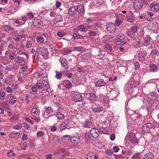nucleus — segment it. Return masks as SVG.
Instances as JSON below:
<instances>
[{"label": "nucleus", "instance_id": "f257e3e1", "mask_svg": "<svg viewBox=\"0 0 159 159\" xmlns=\"http://www.w3.org/2000/svg\"><path fill=\"white\" fill-rule=\"evenodd\" d=\"M35 86L37 87L38 89H42L44 91H46V95L47 96L51 95L52 93L51 92H49L48 91L49 86L48 82L44 80L42 81L37 82L35 84Z\"/></svg>", "mask_w": 159, "mask_h": 159}, {"label": "nucleus", "instance_id": "f03ea898", "mask_svg": "<svg viewBox=\"0 0 159 159\" xmlns=\"http://www.w3.org/2000/svg\"><path fill=\"white\" fill-rule=\"evenodd\" d=\"M155 128L154 123L148 122L143 126V134L150 133L151 134H152L154 132Z\"/></svg>", "mask_w": 159, "mask_h": 159}, {"label": "nucleus", "instance_id": "7ed1b4c3", "mask_svg": "<svg viewBox=\"0 0 159 159\" xmlns=\"http://www.w3.org/2000/svg\"><path fill=\"white\" fill-rule=\"evenodd\" d=\"M31 118L37 122H39L40 121V118L39 115L40 112L38 109L37 108L34 107L32 108L31 110Z\"/></svg>", "mask_w": 159, "mask_h": 159}, {"label": "nucleus", "instance_id": "20e7f679", "mask_svg": "<svg viewBox=\"0 0 159 159\" xmlns=\"http://www.w3.org/2000/svg\"><path fill=\"white\" fill-rule=\"evenodd\" d=\"M78 13L76 6H71L69 8L68 14L69 16L77 18L79 17Z\"/></svg>", "mask_w": 159, "mask_h": 159}, {"label": "nucleus", "instance_id": "39448f33", "mask_svg": "<svg viewBox=\"0 0 159 159\" xmlns=\"http://www.w3.org/2000/svg\"><path fill=\"white\" fill-rule=\"evenodd\" d=\"M107 30L110 33H112L115 32L116 29V26L114 24L112 23H109L106 25Z\"/></svg>", "mask_w": 159, "mask_h": 159}, {"label": "nucleus", "instance_id": "423d86ee", "mask_svg": "<svg viewBox=\"0 0 159 159\" xmlns=\"http://www.w3.org/2000/svg\"><path fill=\"white\" fill-rule=\"evenodd\" d=\"M129 140L132 144H137L138 140L136 137V134L133 132H130L128 135Z\"/></svg>", "mask_w": 159, "mask_h": 159}, {"label": "nucleus", "instance_id": "0eeeda50", "mask_svg": "<svg viewBox=\"0 0 159 159\" xmlns=\"http://www.w3.org/2000/svg\"><path fill=\"white\" fill-rule=\"evenodd\" d=\"M143 2L141 0H136L133 2V7L136 10H139L142 8Z\"/></svg>", "mask_w": 159, "mask_h": 159}, {"label": "nucleus", "instance_id": "6e6552de", "mask_svg": "<svg viewBox=\"0 0 159 159\" xmlns=\"http://www.w3.org/2000/svg\"><path fill=\"white\" fill-rule=\"evenodd\" d=\"M139 59L140 61H144L145 59V57L147 55L146 51L143 49H140L138 51Z\"/></svg>", "mask_w": 159, "mask_h": 159}, {"label": "nucleus", "instance_id": "1a4fd4ad", "mask_svg": "<svg viewBox=\"0 0 159 159\" xmlns=\"http://www.w3.org/2000/svg\"><path fill=\"white\" fill-rule=\"evenodd\" d=\"M73 97L74 101L76 102L81 101L83 98L82 95L77 92L74 93Z\"/></svg>", "mask_w": 159, "mask_h": 159}, {"label": "nucleus", "instance_id": "9d476101", "mask_svg": "<svg viewBox=\"0 0 159 159\" xmlns=\"http://www.w3.org/2000/svg\"><path fill=\"white\" fill-rule=\"evenodd\" d=\"M90 133L93 137L97 138L99 135V131L96 128H92L90 130Z\"/></svg>", "mask_w": 159, "mask_h": 159}, {"label": "nucleus", "instance_id": "9b49d317", "mask_svg": "<svg viewBox=\"0 0 159 159\" xmlns=\"http://www.w3.org/2000/svg\"><path fill=\"white\" fill-rule=\"evenodd\" d=\"M59 60L61 66L64 67L65 69H67L69 67V66L66 59L65 58L61 57Z\"/></svg>", "mask_w": 159, "mask_h": 159}, {"label": "nucleus", "instance_id": "f8f14e48", "mask_svg": "<svg viewBox=\"0 0 159 159\" xmlns=\"http://www.w3.org/2000/svg\"><path fill=\"white\" fill-rule=\"evenodd\" d=\"M80 138L79 136H74L71 137L70 142L72 144H77L80 142Z\"/></svg>", "mask_w": 159, "mask_h": 159}, {"label": "nucleus", "instance_id": "ddd939ff", "mask_svg": "<svg viewBox=\"0 0 159 159\" xmlns=\"http://www.w3.org/2000/svg\"><path fill=\"white\" fill-rule=\"evenodd\" d=\"M76 7L79 16L80 17V15L84 13V5L83 4H80L76 6Z\"/></svg>", "mask_w": 159, "mask_h": 159}, {"label": "nucleus", "instance_id": "4468645a", "mask_svg": "<svg viewBox=\"0 0 159 159\" xmlns=\"http://www.w3.org/2000/svg\"><path fill=\"white\" fill-rule=\"evenodd\" d=\"M95 84L97 87H101L106 85V83L103 79H99L95 83Z\"/></svg>", "mask_w": 159, "mask_h": 159}, {"label": "nucleus", "instance_id": "2eb2a0df", "mask_svg": "<svg viewBox=\"0 0 159 159\" xmlns=\"http://www.w3.org/2000/svg\"><path fill=\"white\" fill-rule=\"evenodd\" d=\"M40 54L44 58H47L49 54L47 49L46 48H41Z\"/></svg>", "mask_w": 159, "mask_h": 159}, {"label": "nucleus", "instance_id": "dca6fc26", "mask_svg": "<svg viewBox=\"0 0 159 159\" xmlns=\"http://www.w3.org/2000/svg\"><path fill=\"white\" fill-rule=\"evenodd\" d=\"M150 7L152 9L154 8V11H159V4L154 2L152 3L150 5Z\"/></svg>", "mask_w": 159, "mask_h": 159}, {"label": "nucleus", "instance_id": "f3484780", "mask_svg": "<svg viewBox=\"0 0 159 159\" xmlns=\"http://www.w3.org/2000/svg\"><path fill=\"white\" fill-rule=\"evenodd\" d=\"M48 47L51 49V51L53 53L56 52L57 51L56 48L57 45L55 43L49 44L48 45Z\"/></svg>", "mask_w": 159, "mask_h": 159}, {"label": "nucleus", "instance_id": "a211bd4d", "mask_svg": "<svg viewBox=\"0 0 159 159\" xmlns=\"http://www.w3.org/2000/svg\"><path fill=\"white\" fill-rule=\"evenodd\" d=\"M91 109L94 113H100L103 110V107H94L93 104L92 105Z\"/></svg>", "mask_w": 159, "mask_h": 159}, {"label": "nucleus", "instance_id": "6ab92c4d", "mask_svg": "<svg viewBox=\"0 0 159 159\" xmlns=\"http://www.w3.org/2000/svg\"><path fill=\"white\" fill-rule=\"evenodd\" d=\"M158 94L155 92L150 93L148 95V98L152 100H155L157 98Z\"/></svg>", "mask_w": 159, "mask_h": 159}, {"label": "nucleus", "instance_id": "aec40b11", "mask_svg": "<svg viewBox=\"0 0 159 159\" xmlns=\"http://www.w3.org/2000/svg\"><path fill=\"white\" fill-rule=\"evenodd\" d=\"M33 25L36 27H39L41 24V20L39 19H34L33 20Z\"/></svg>", "mask_w": 159, "mask_h": 159}, {"label": "nucleus", "instance_id": "412c9836", "mask_svg": "<svg viewBox=\"0 0 159 159\" xmlns=\"http://www.w3.org/2000/svg\"><path fill=\"white\" fill-rule=\"evenodd\" d=\"M24 57H21V56L17 57L15 60L16 61L19 63H21L26 61V57L24 55Z\"/></svg>", "mask_w": 159, "mask_h": 159}, {"label": "nucleus", "instance_id": "4be33fe9", "mask_svg": "<svg viewBox=\"0 0 159 159\" xmlns=\"http://www.w3.org/2000/svg\"><path fill=\"white\" fill-rule=\"evenodd\" d=\"M149 70L152 72H155L157 70L158 66L156 64H152L149 66Z\"/></svg>", "mask_w": 159, "mask_h": 159}, {"label": "nucleus", "instance_id": "5701e85b", "mask_svg": "<svg viewBox=\"0 0 159 159\" xmlns=\"http://www.w3.org/2000/svg\"><path fill=\"white\" fill-rule=\"evenodd\" d=\"M130 117L131 119L134 121L139 119V114L136 112H134L130 115Z\"/></svg>", "mask_w": 159, "mask_h": 159}, {"label": "nucleus", "instance_id": "b1692460", "mask_svg": "<svg viewBox=\"0 0 159 159\" xmlns=\"http://www.w3.org/2000/svg\"><path fill=\"white\" fill-rule=\"evenodd\" d=\"M151 37L149 36H147L145 38V40L143 43V45L144 46H147L150 44V41Z\"/></svg>", "mask_w": 159, "mask_h": 159}, {"label": "nucleus", "instance_id": "393cba45", "mask_svg": "<svg viewBox=\"0 0 159 159\" xmlns=\"http://www.w3.org/2000/svg\"><path fill=\"white\" fill-rule=\"evenodd\" d=\"M98 157L92 152L88 153L87 155V159H97Z\"/></svg>", "mask_w": 159, "mask_h": 159}, {"label": "nucleus", "instance_id": "a878e982", "mask_svg": "<svg viewBox=\"0 0 159 159\" xmlns=\"http://www.w3.org/2000/svg\"><path fill=\"white\" fill-rule=\"evenodd\" d=\"M37 89H38L35 85L32 86L30 90V93L33 95L35 94L37 92Z\"/></svg>", "mask_w": 159, "mask_h": 159}, {"label": "nucleus", "instance_id": "bb28decb", "mask_svg": "<svg viewBox=\"0 0 159 159\" xmlns=\"http://www.w3.org/2000/svg\"><path fill=\"white\" fill-rule=\"evenodd\" d=\"M71 137L68 135L64 136L62 137V140L63 142L68 143L69 141H70Z\"/></svg>", "mask_w": 159, "mask_h": 159}, {"label": "nucleus", "instance_id": "cd10ccee", "mask_svg": "<svg viewBox=\"0 0 159 159\" xmlns=\"http://www.w3.org/2000/svg\"><path fill=\"white\" fill-rule=\"evenodd\" d=\"M91 56V54L89 53H86L82 55L80 58L83 60H86L88 59Z\"/></svg>", "mask_w": 159, "mask_h": 159}, {"label": "nucleus", "instance_id": "c85d7f7f", "mask_svg": "<svg viewBox=\"0 0 159 159\" xmlns=\"http://www.w3.org/2000/svg\"><path fill=\"white\" fill-rule=\"evenodd\" d=\"M36 40L37 43H42L44 41V39L43 37L41 36H38L36 37Z\"/></svg>", "mask_w": 159, "mask_h": 159}, {"label": "nucleus", "instance_id": "c756f323", "mask_svg": "<svg viewBox=\"0 0 159 159\" xmlns=\"http://www.w3.org/2000/svg\"><path fill=\"white\" fill-rule=\"evenodd\" d=\"M2 28L5 31L7 32L8 31L10 30H14L13 28L7 25H4L3 26Z\"/></svg>", "mask_w": 159, "mask_h": 159}, {"label": "nucleus", "instance_id": "7c9ffc66", "mask_svg": "<svg viewBox=\"0 0 159 159\" xmlns=\"http://www.w3.org/2000/svg\"><path fill=\"white\" fill-rule=\"evenodd\" d=\"M56 116L59 120H63L65 118L64 115L60 112L57 113Z\"/></svg>", "mask_w": 159, "mask_h": 159}, {"label": "nucleus", "instance_id": "2f4dec72", "mask_svg": "<svg viewBox=\"0 0 159 159\" xmlns=\"http://www.w3.org/2000/svg\"><path fill=\"white\" fill-rule=\"evenodd\" d=\"M90 97L89 98L90 100L91 101H95L97 98V96L93 93H90Z\"/></svg>", "mask_w": 159, "mask_h": 159}, {"label": "nucleus", "instance_id": "473e14b6", "mask_svg": "<svg viewBox=\"0 0 159 159\" xmlns=\"http://www.w3.org/2000/svg\"><path fill=\"white\" fill-rule=\"evenodd\" d=\"M78 29L80 30L82 32H85L88 31L87 28L82 25H79L78 26Z\"/></svg>", "mask_w": 159, "mask_h": 159}, {"label": "nucleus", "instance_id": "72a5a7b5", "mask_svg": "<svg viewBox=\"0 0 159 159\" xmlns=\"http://www.w3.org/2000/svg\"><path fill=\"white\" fill-rule=\"evenodd\" d=\"M72 36L74 39H77L80 38V35L78 32L73 33Z\"/></svg>", "mask_w": 159, "mask_h": 159}, {"label": "nucleus", "instance_id": "f704fd0d", "mask_svg": "<svg viewBox=\"0 0 159 159\" xmlns=\"http://www.w3.org/2000/svg\"><path fill=\"white\" fill-rule=\"evenodd\" d=\"M25 76L24 74L20 73L18 75V80L20 81H21V82H23L24 81L23 78H25Z\"/></svg>", "mask_w": 159, "mask_h": 159}, {"label": "nucleus", "instance_id": "c9c22d12", "mask_svg": "<svg viewBox=\"0 0 159 159\" xmlns=\"http://www.w3.org/2000/svg\"><path fill=\"white\" fill-rule=\"evenodd\" d=\"M71 52L72 51L69 49H64L62 50V54L63 55H67Z\"/></svg>", "mask_w": 159, "mask_h": 159}, {"label": "nucleus", "instance_id": "e433bc0d", "mask_svg": "<svg viewBox=\"0 0 159 159\" xmlns=\"http://www.w3.org/2000/svg\"><path fill=\"white\" fill-rule=\"evenodd\" d=\"M55 73H56L55 77L57 79L60 80L61 79L62 76V72H58L56 71Z\"/></svg>", "mask_w": 159, "mask_h": 159}, {"label": "nucleus", "instance_id": "4c0bfd02", "mask_svg": "<svg viewBox=\"0 0 159 159\" xmlns=\"http://www.w3.org/2000/svg\"><path fill=\"white\" fill-rule=\"evenodd\" d=\"M92 125V122L90 121H86L84 124L83 126L85 128H89Z\"/></svg>", "mask_w": 159, "mask_h": 159}, {"label": "nucleus", "instance_id": "58836bf2", "mask_svg": "<svg viewBox=\"0 0 159 159\" xmlns=\"http://www.w3.org/2000/svg\"><path fill=\"white\" fill-rule=\"evenodd\" d=\"M9 99L11 103L13 104L16 103L17 99L16 97L15 96H12L10 97Z\"/></svg>", "mask_w": 159, "mask_h": 159}, {"label": "nucleus", "instance_id": "ea45409f", "mask_svg": "<svg viewBox=\"0 0 159 159\" xmlns=\"http://www.w3.org/2000/svg\"><path fill=\"white\" fill-rule=\"evenodd\" d=\"M74 49L79 52H82L84 50V48L81 47H73Z\"/></svg>", "mask_w": 159, "mask_h": 159}, {"label": "nucleus", "instance_id": "a19ab883", "mask_svg": "<svg viewBox=\"0 0 159 159\" xmlns=\"http://www.w3.org/2000/svg\"><path fill=\"white\" fill-rule=\"evenodd\" d=\"M133 44L135 48H139L140 47V43L139 41H134L133 43Z\"/></svg>", "mask_w": 159, "mask_h": 159}, {"label": "nucleus", "instance_id": "79ce46f5", "mask_svg": "<svg viewBox=\"0 0 159 159\" xmlns=\"http://www.w3.org/2000/svg\"><path fill=\"white\" fill-rule=\"evenodd\" d=\"M24 36H25L24 34L19 35L18 36L16 37L15 40L16 42H19L20 41Z\"/></svg>", "mask_w": 159, "mask_h": 159}, {"label": "nucleus", "instance_id": "37998d69", "mask_svg": "<svg viewBox=\"0 0 159 159\" xmlns=\"http://www.w3.org/2000/svg\"><path fill=\"white\" fill-rule=\"evenodd\" d=\"M116 39L118 40H123L124 39V36L122 34H119L117 36Z\"/></svg>", "mask_w": 159, "mask_h": 159}, {"label": "nucleus", "instance_id": "c03bdc74", "mask_svg": "<svg viewBox=\"0 0 159 159\" xmlns=\"http://www.w3.org/2000/svg\"><path fill=\"white\" fill-rule=\"evenodd\" d=\"M45 112L49 114H52L53 112V110L51 107H48L46 108Z\"/></svg>", "mask_w": 159, "mask_h": 159}, {"label": "nucleus", "instance_id": "a18cd8bd", "mask_svg": "<svg viewBox=\"0 0 159 159\" xmlns=\"http://www.w3.org/2000/svg\"><path fill=\"white\" fill-rule=\"evenodd\" d=\"M43 35L45 36L47 39L50 40L52 38V35L50 34H44Z\"/></svg>", "mask_w": 159, "mask_h": 159}, {"label": "nucleus", "instance_id": "49530a36", "mask_svg": "<svg viewBox=\"0 0 159 159\" xmlns=\"http://www.w3.org/2000/svg\"><path fill=\"white\" fill-rule=\"evenodd\" d=\"M6 95L5 92L0 91V100H2L5 98Z\"/></svg>", "mask_w": 159, "mask_h": 159}, {"label": "nucleus", "instance_id": "de8ad7c7", "mask_svg": "<svg viewBox=\"0 0 159 159\" xmlns=\"http://www.w3.org/2000/svg\"><path fill=\"white\" fill-rule=\"evenodd\" d=\"M140 153H134L132 156V159H139L140 157Z\"/></svg>", "mask_w": 159, "mask_h": 159}, {"label": "nucleus", "instance_id": "09e8293b", "mask_svg": "<svg viewBox=\"0 0 159 159\" xmlns=\"http://www.w3.org/2000/svg\"><path fill=\"white\" fill-rule=\"evenodd\" d=\"M55 20L57 22L62 21V17L61 16L58 15L55 17Z\"/></svg>", "mask_w": 159, "mask_h": 159}, {"label": "nucleus", "instance_id": "8fccbe9b", "mask_svg": "<svg viewBox=\"0 0 159 159\" xmlns=\"http://www.w3.org/2000/svg\"><path fill=\"white\" fill-rule=\"evenodd\" d=\"M15 48L16 49V50H17V49H18V48L15 47L14 46L13 44H12L11 43L9 44L8 47V49H9V50H14Z\"/></svg>", "mask_w": 159, "mask_h": 159}, {"label": "nucleus", "instance_id": "3c124183", "mask_svg": "<svg viewBox=\"0 0 159 159\" xmlns=\"http://www.w3.org/2000/svg\"><path fill=\"white\" fill-rule=\"evenodd\" d=\"M128 21L129 22L132 23L135 22V19L133 16H129L128 18Z\"/></svg>", "mask_w": 159, "mask_h": 159}, {"label": "nucleus", "instance_id": "603ef678", "mask_svg": "<svg viewBox=\"0 0 159 159\" xmlns=\"http://www.w3.org/2000/svg\"><path fill=\"white\" fill-rule=\"evenodd\" d=\"M22 125L21 124L19 123L17 125H16L13 126V128L16 129H21L22 127Z\"/></svg>", "mask_w": 159, "mask_h": 159}, {"label": "nucleus", "instance_id": "864d4df0", "mask_svg": "<svg viewBox=\"0 0 159 159\" xmlns=\"http://www.w3.org/2000/svg\"><path fill=\"white\" fill-rule=\"evenodd\" d=\"M88 33L89 35L90 36H94L96 35V34L95 32L92 30H91L89 31Z\"/></svg>", "mask_w": 159, "mask_h": 159}, {"label": "nucleus", "instance_id": "5fc2aeb1", "mask_svg": "<svg viewBox=\"0 0 159 159\" xmlns=\"http://www.w3.org/2000/svg\"><path fill=\"white\" fill-rule=\"evenodd\" d=\"M20 134V133L17 132H15L13 133H11L10 135V137L12 138H14L15 137V136L16 135H19Z\"/></svg>", "mask_w": 159, "mask_h": 159}, {"label": "nucleus", "instance_id": "6e6d98bb", "mask_svg": "<svg viewBox=\"0 0 159 159\" xmlns=\"http://www.w3.org/2000/svg\"><path fill=\"white\" fill-rule=\"evenodd\" d=\"M148 159H150L151 158H152L153 157V155L152 153L151 152H148L146 155Z\"/></svg>", "mask_w": 159, "mask_h": 159}, {"label": "nucleus", "instance_id": "4d7b16f0", "mask_svg": "<svg viewBox=\"0 0 159 159\" xmlns=\"http://www.w3.org/2000/svg\"><path fill=\"white\" fill-rule=\"evenodd\" d=\"M44 134V132L42 131H39L37 133V136L38 137L42 136Z\"/></svg>", "mask_w": 159, "mask_h": 159}, {"label": "nucleus", "instance_id": "13d9d810", "mask_svg": "<svg viewBox=\"0 0 159 159\" xmlns=\"http://www.w3.org/2000/svg\"><path fill=\"white\" fill-rule=\"evenodd\" d=\"M32 45V43L31 41H27L26 42V47L27 48H30Z\"/></svg>", "mask_w": 159, "mask_h": 159}, {"label": "nucleus", "instance_id": "bf43d9fd", "mask_svg": "<svg viewBox=\"0 0 159 159\" xmlns=\"http://www.w3.org/2000/svg\"><path fill=\"white\" fill-rule=\"evenodd\" d=\"M158 50L156 49H152L151 52V54L152 55H157L158 53Z\"/></svg>", "mask_w": 159, "mask_h": 159}, {"label": "nucleus", "instance_id": "052dcab7", "mask_svg": "<svg viewBox=\"0 0 159 159\" xmlns=\"http://www.w3.org/2000/svg\"><path fill=\"white\" fill-rule=\"evenodd\" d=\"M122 22L121 20L119 19H117L115 21V23L116 25L118 26H120Z\"/></svg>", "mask_w": 159, "mask_h": 159}, {"label": "nucleus", "instance_id": "680f3d73", "mask_svg": "<svg viewBox=\"0 0 159 159\" xmlns=\"http://www.w3.org/2000/svg\"><path fill=\"white\" fill-rule=\"evenodd\" d=\"M137 27L136 26H134L131 28V30L130 31L134 33L137 31Z\"/></svg>", "mask_w": 159, "mask_h": 159}, {"label": "nucleus", "instance_id": "e2e57ef3", "mask_svg": "<svg viewBox=\"0 0 159 159\" xmlns=\"http://www.w3.org/2000/svg\"><path fill=\"white\" fill-rule=\"evenodd\" d=\"M9 57L10 58L11 60H13L15 59L16 57V55L13 53H12L10 54L9 55Z\"/></svg>", "mask_w": 159, "mask_h": 159}, {"label": "nucleus", "instance_id": "0e129e2a", "mask_svg": "<svg viewBox=\"0 0 159 159\" xmlns=\"http://www.w3.org/2000/svg\"><path fill=\"white\" fill-rule=\"evenodd\" d=\"M99 133H102L103 134L106 133V129L104 128L101 127L99 128Z\"/></svg>", "mask_w": 159, "mask_h": 159}, {"label": "nucleus", "instance_id": "69168bd1", "mask_svg": "<svg viewBox=\"0 0 159 159\" xmlns=\"http://www.w3.org/2000/svg\"><path fill=\"white\" fill-rule=\"evenodd\" d=\"M27 15L28 16L30 19H31L34 18V15L30 12H28L27 13Z\"/></svg>", "mask_w": 159, "mask_h": 159}, {"label": "nucleus", "instance_id": "338daca9", "mask_svg": "<svg viewBox=\"0 0 159 159\" xmlns=\"http://www.w3.org/2000/svg\"><path fill=\"white\" fill-rule=\"evenodd\" d=\"M57 35L59 36L60 37H62L65 35V34L61 32H58L57 33Z\"/></svg>", "mask_w": 159, "mask_h": 159}, {"label": "nucleus", "instance_id": "774afa93", "mask_svg": "<svg viewBox=\"0 0 159 159\" xmlns=\"http://www.w3.org/2000/svg\"><path fill=\"white\" fill-rule=\"evenodd\" d=\"M45 158L46 159H52V156L51 154H48L45 155Z\"/></svg>", "mask_w": 159, "mask_h": 159}]
</instances>
